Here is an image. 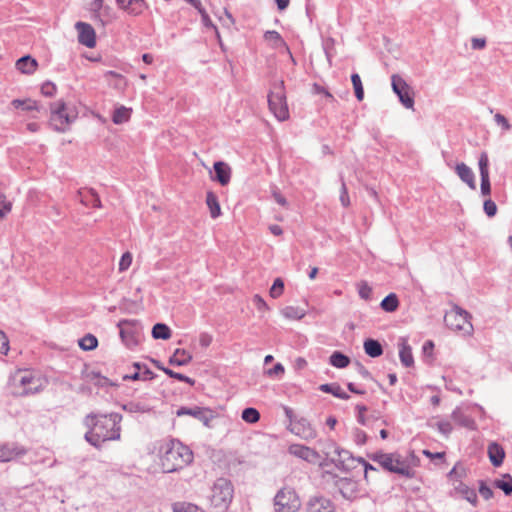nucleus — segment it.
Returning <instances> with one entry per match:
<instances>
[{
	"instance_id": "12",
	"label": "nucleus",
	"mask_w": 512,
	"mask_h": 512,
	"mask_svg": "<svg viewBox=\"0 0 512 512\" xmlns=\"http://www.w3.org/2000/svg\"><path fill=\"white\" fill-rule=\"evenodd\" d=\"M489 157L487 152H481L478 159V167L480 174V192L484 197L491 195V182L489 176Z\"/></svg>"
},
{
	"instance_id": "55",
	"label": "nucleus",
	"mask_w": 512,
	"mask_h": 512,
	"mask_svg": "<svg viewBox=\"0 0 512 512\" xmlns=\"http://www.w3.org/2000/svg\"><path fill=\"white\" fill-rule=\"evenodd\" d=\"M132 263V254L130 252H125L122 254L119 261V271L127 270Z\"/></svg>"
},
{
	"instance_id": "1",
	"label": "nucleus",
	"mask_w": 512,
	"mask_h": 512,
	"mask_svg": "<svg viewBox=\"0 0 512 512\" xmlns=\"http://www.w3.org/2000/svg\"><path fill=\"white\" fill-rule=\"evenodd\" d=\"M122 415L116 412L101 414L91 412L84 418L87 427L84 439L93 447L100 450L102 443L119 440L121 436Z\"/></svg>"
},
{
	"instance_id": "38",
	"label": "nucleus",
	"mask_w": 512,
	"mask_h": 512,
	"mask_svg": "<svg viewBox=\"0 0 512 512\" xmlns=\"http://www.w3.org/2000/svg\"><path fill=\"white\" fill-rule=\"evenodd\" d=\"M281 313L287 319L300 320L305 317L306 310L300 307L286 306Z\"/></svg>"
},
{
	"instance_id": "56",
	"label": "nucleus",
	"mask_w": 512,
	"mask_h": 512,
	"mask_svg": "<svg viewBox=\"0 0 512 512\" xmlns=\"http://www.w3.org/2000/svg\"><path fill=\"white\" fill-rule=\"evenodd\" d=\"M92 375L94 378H98L99 381L96 383L99 387H105V386H118L117 383L111 381L107 377L101 376L99 372H92Z\"/></svg>"
},
{
	"instance_id": "49",
	"label": "nucleus",
	"mask_w": 512,
	"mask_h": 512,
	"mask_svg": "<svg viewBox=\"0 0 512 512\" xmlns=\"http://www.w3.org/2000/svg\"><path fill=\"white\" fill-rule=\"evenodd\" d=\"M57 87L51 81H46L41 86V93L45 97H53L56 94Z\"/></svg>"
},
{
	"instance_id": "3",
	"label": "nucleus",
	"mask_w": 512,
	"mask_h": 512,
	"mask_svg": "<svg viewBox=\"0 0 512 512\" xmlns=\"http://www.w3.org/2000/svg\"><path fill=\"white\" fill-rule=\"evenodd\" d=\"M210 504L215 511L227 512L234 495L232 482L226 478H218L212 487Z\"/></svg>"
},
{
	"instance_id": "33",
	"label": "nucleus",
	"mask_w": 512,
	"mask_h": 512,
	"mask_svg": "<svg viewBox=\"0 0 512 512\" xmlns=\"http://www.w3.org/2000/svg\"><path fill=\"white\" fill-rule=\"evenodd\" d=\"M399 305V298L397 294L393 292L385 296L380 302V308L387 313L395 312L399 308Z\"/></svg>"
},
{
	"instance_id": "20",
	"label": "nucleus",
	"mask_w": 512,
	"mask_h": 512,
	"mask_svg": "<svg viewBox=\"0 0 512 512\" xmlns=\"http://www.w3.org/2000/svg\"><path fill=\"white\" fill-rule=\"evenodd\" d=\"M487 454L492 466L494 467H500L506 456L504 448L498 442H491L488 445Z\"/></svg>"
},
{
	"instance_id": "17",
	"label": "nucleus",
	"mask_w": 512,
	"mask_h": 512,
	"mask_svg": "<svg viewBox=\"0 0 512 512\" xmlns=\"http://www.w3.org/2000/svg\"><path fill=\"white\" fill-rule=\"evenodd\" d=\"M288 453L311 464H316L320 459L316 450L301 444H291L288 447Z\"/></svg>"
},
{
	"instance_id": "48",
	"label": "nucleus",
	"mask_w": 512,
	"mask_h": 512,
	"mask_svg": "<svg viewBox=\"0 0 512 512\" xmlns=\"http://www.w3.org/2000/svg\"><path fill=\"white\" fill-rule=\"evenodd\" d=\"M483 210L488 217H494L497 214V205L492 199H486L483 203Z\"/></svg>"
},
{
	"instance_id": "13",
	"label": "nucleus",
	"mask_w": 512,
	"mask_h": 512,
	"mask_svg": "<svg viewBox=\"0 0 512 512\" xmlns=\"http://www.w3.org/2000/svg\"><path fill=\"white\" fill-rule=\"evenodd\" d=\"M335 509L334 502L321 494L310 496L305 504V512H335Z\"/></svg>"
},
{
	"instance_id": "51",
	"label": "nucleus",
	"mask_w": 512,
	"mask_h": 512,
	"mask_svg": "<svg viewBox=\"0 0 512 512\" xmlns=\"http://www.w3.org/2000/svg\"><path fill=\"white\" fill-rule=\"evenodd\" d=\"M11 208V202L6 200L4 194L0 193V219L4 218L6 214L9 213Z\"/></svg>"
},
{
	"instance_id": "4",
	"label": "nucleus",
	"mask_w": 512,
	"mask_h": 512,
	"mask_svg": "<svg viewBox=\"0 0 512 512\" xmlns=\"http://www.w3.org/2000/svg\"><path fill=\"white\" fill-rule=\"evenodd\" d=\"M268 105L271 112L280 121L289 118L284 81L274 82L268 94Z\"/></svg>"
},
{
	"instance_id": "25",
	"label": "nucleus",
	"mask_w": 512,
	"mask_h": 512,
	"mask_svg": "<svg viewBox=\"0 0 512 512\" xmlns=\"http://www.w3.org/2000/svg\"><path fill=\"white\" fill-rule=\"evenodd\" d=\"M451 418L461 427L467 428L469 430L476 429L475 420L471 416L465 414L464 411L459 407L453 410Z\"/></svg>"
},
{
	"instance_id": "47",
	"label": "nucleus",
	"mask_w": 512,
	"mask_h": 512,
	"mask_svg": "<svg viewBox=\"0 0 512 512\" xmlns=\"http://www.w3.org/2000/svg\"><path fill=\"white\" fill-rule=\"evenodd\" d=\"M318 389L323 393L331 394L334 397H336L337 393L339 392L340 385L336 382L325 383V384H321Z\"/></svg>"
},
{
	"instance_id": "54",
	"label": "nucleus",
	"mask_w": 512,
	"mask_h": 512,
	"mask_svg": "<svg viewBox=\"0 0 512 512\" xmlns=\"http://www.w3.org/2000/svg\"><path fill=\"white\" fill-rule=\"evenodd\" d=\"M357 411V421L361 425H366L367 418L365 416V413L368 411V407L364 404H357L355 407Z\"/></svg>"
},
{
	"instance_id": "7",
	"label": "nucleus",
	"mask_w": 512,
	"mask_h": 512,
	"mask_svg": "<svg viewBox=\"0 0 512 512\" xmlns=\"http://www.w3.org/2000/svg\"><path fill=\"white\" fill-rule=\"evenodd\" d=\"M275 512H297L301 508V500L292 487L281 488L274 497Z\"/></svg>"
},
{
	"instance_id": "26",
	"label": "nucleus",
	"mask_w": 512,
	"mask_h": 512,
	"mask_svg": "<svg viewBox=\"0 0 512 512\" xmlns=\"http://www.w3.org/2000/svg\"><path fill=\"white\" fill-rule=\"evenodd\" d=\"M399 358L404 367H412L414 365L412 349L405 338L399 339Z\"/></svg>"
},
{
	"instance_id": "21",
	"label": "nucleus",
	"mask_w": 512,
	"mask_h": 512,
	"mask_svg": "<svg viewBox=\"0 0 512 512\" xmlns=\"http://www.w3.org/2000/svg\"><path fill=\"white\" fill-rule=\"evenodd\" d=\"M80 202L86 207L100 208L101 200L93 188H84L78 191Z\"/></svg>"
},
{
	"instance_id": "23",
	"label": "nucleus",
	"mask_w": 512,
	"mask_h": 512,
	"mask_svg": "<svg viewBox=\"0 0 512 512\" xmlns=\"http://www.w3.org/2000/svg\"><path fill=\"white\" fill-rule=\"evenodd\" d=\"M455 171L458 177L466 183L470 189H476L475 175L469 166L463 162L458 163L455 167Z\"/></svg>"
},
{
	"instance_id": "41",
	"label": "nucleus",
	"mask_w": 512,
	"mask_h": 512,
	"mask_svg": "<svg viewBox=\"0 0 512 512\" xmlns=\"http://www.w3.org/2000/svg\"><path fill=\"white\" fill-rule=\"evenodd\" d=\"M351 82L354 88L356 99L358 101H362L364 99V88L360 75L358 73H352Z\"/></svg>"
},
{
	"instance_id": "35",
	"label": "nucleus",
	"mask_w": 512,
	"mask_h": 512,
	"mask_svg": "<svg viewBox=\"0 0 512 512\" xmlns=\"http://www.w3.org/2000/svg\"><path fill=\"white\" fill-rule=\"evenodd\" d=\"M132 109L123 105L116 107L112 114V121L116 125L128 122L131 118Z\"/></svg>"
},
{
	"instance_id": "34",
	"label": "nucleus",
	"mask_w": 512,
	"mask_h": 512,
	"mask_svg": "<svg viewBox=\"0 0 512 512\" xmlns=\"http://www.w3.org/2000/svg\"><path fill=\"white\" fill-rule=\"evenodd\" d=\"M351 359L341 351H333L329 357V364L335 368L343 369L349 366Z\"/></svg>"
},
{
	"instance_id": "29",
	"label": "nucleus",
	"mask_w": 512,
	"mask_h": 512,
	"mask_svg": "<svg viewBox=\"0 0 512 512\" xmlns=\"http://www.w3.org/2000/svg\"><path fill=\"white\" fill-rule=\"evenodd\" d=\"M25 453V450L18 449L14 445L2 444L0 445V462H8L14 459L18 455Z\"/></svg>"
},
{
	"instance_id": "8",
	"label": "nucleus",
	"mask_w": 512,
	"mask_h": 512,
	"mask_svg": "<svg viewBox=\"0 0 512 512\" xmlns=\"http://www.w3.org/2000/svg\"><path fill=\"white\" fill-rule=\"evenodd\" d=\"M50 119L49 125L57 132H65L76 116L71 115L67 111L65 101L59 100L57 103L50 104Z\"/></svg>"
},
{
	"instance_id": "22",
	"label": "nucleus",
	"mask_w": 512,
	"mask_h": 512,
	"mask_svg": "<svg viewBox=\"0 0 512 512\" xmlns=\"http://www.w3.org/2000/svg\"><path fill=\"white\" fill-rule=\"evenodd\" d=\"M11 106L15 109H21L26 112L36 111L39 113L40 112L47 113V109H45L43 106L39 105L37 101L32 100L30 98L13 99L11 101Z\"/></svg>"
},
{
	"instance_id": "52",
	"label": "nucleus",
	"mask_w": 512,
	"mask_h": 512,
	"mask_svg": "<svg viewBox=\"0 0 512 512\" xmlns=\"http://www.w3.org/2000/svg\"><path fill=\"white\" fill-rule=\"evenodd\" d=\"M436 427L438 429V431L443 434L445 437H449V435L451 434L452 430H453V427L451 425V423L449 421H438L436 423Z\"/></svg>"
},
{
	"instance_id": "63",
	"label": "nucleus",
	"mask_w": 512,
	"mask_h": 512,
	"mask_svg": "<svg viewBox=\"0 0 512 512\" xmlns=\"http://www.w3.org/2000/svg\"><path fill=\"white\" fill-rule=\"evenodd\" d=\"M471 47L474 50H481L486 47V39L485 38H472Z\"/></svg>"
},
{
	"instance_id": "6",
	"label": "nucleus",
	"mask_w": 512,
	"mask_h": 512,
	"mask_svg": "<svg viewBox=\"0 0 512 512\" xmlns=\"http://www.w3.org/2000/svg\"><path fill=\"white\" fill-rule=\"evenodd\" d=\"M470 319V313L458 305H453L452 310L446 312L444 316L445 325L449 329L463 331L465 334H471L473 331Z\"/></svg>"
},
{
	"instance_id": "42",
	"label": "nucleus",
	"mask_w": 512,
	"mask_h": 512,
	"mask_svg": "<svg viewBox=\"0 0 512 512\" xmlns=\"http://www.w3.org/2000/svg\"><path fill=\"white\" fill-rule=\"evenodd\" d=\"M197 5H191L192 7H194L198 13L200 14L201 16V21H202V24L206 27V28H213V29H216V26L213 24L212 20L210 19L207 11L205 10V8L202 6V3L200 0H197Z\"/></svg>"
},
{
	"instance_id": "62",
	"label": "nucleus",
	"mask_w": 512,
	"mask_h": 512,
	"mask_svg": "<svg viewBox=\"0 0 512 512\" xmlns=\"http://www.w3.org/2000/svg\"><path fill=\"white\" fill-rule=\"evenodd\" d=\"M157 377V374H155L147 365H143V370L141 372V380L148 381L153 380Z\"/></svg>"
},
{
	"instance_id": "16",
	"label": "nucleus",
	"mask_w": 512,
	"mask_h": 512,
	"mask_svg": "<svg viewBox=\"0 0 512 512\" xmlns=\"http://www.w3.org/2000/svg\"><path fill=\"white\" fill-rule=\"evenodd\" d=\"M75 28L78 32V41L80 44L87 48H94L96 46V33L92 25L79 21L75 24Z\"/></svg>"
},
{
	"instance_id": "24",
	"label": "nucleus",
	"mask_w": 512,
	"mask_h": 512,
	"mask_svg": "<svg viewBox=\"0 0 512 512\" xmlns=\"http://www.w3.org/2000/svg\"><path fill=\"white\" fill-rule=\"evenodd\" d=\"M17 70H19L23 74L31 75L33 74L37 67L38 62L31 55L27 54L20 57L15 64Z\"/></svg>"
},
{
	"instance_id": "50",
	"label": "nucleus",
	"mask_w": 512,
	"mask_h": 512,
	"mask_svg": "<svg viewBox=\"0 0 512 512\" xmlns=\"http://www.w3.org/2000/svg\"><path fill=\"white\" fill-rule=\"evenodd\" d=\"M334 49V39L328 38L323 42V50L325 52L326 58L331 65L333 53L332 50Z\"/></svg>"
},
{
	"instance_id": "32",
	"label": "nucleus",
	"mask_w": 512,
	"mask_h": 512,
	"mask_svg": "<svg viewBox=\"0 0 512 512\" xmlns=\"http://www.w3.org/2000/svg\"><path fill=\"white\" fill-rule=\"evenodd\" d=\"M492 484L493 487L502 490L506 496L512 495V476L510 474H502L500 478L494 479Z\"/></svg>"
},
{
	"instance_id": "46",
	"label": "nucleus",
	"mask_w": 512,
	"mask_h": 512,
	"mask_svg": "<svg viewBox=\"0 0 512 512\" xmlns=\"http://www.w3.org/2000/svg\"><path fill=\"white\" fill-rule=\"evenodd\" d=\"M479 493L480 495L485 499V500H489L493 497L494 495V492L492 490V488L486 483L485 480H479Z\"/></svg>"
},
{
	"instance_id": "5",
	"label": "nucleus",
	"mask_w": 512,
	"mask_h": 512,
	"mask_svg": "<svg viewBox=\"0 0 512 512\" xmlns=\"http://www.w3.org/2000/svg\"><path fill=\"white\" fill-rule=\"evenodd\" d=\"M379 465L389 473L398 474L408 479L413 478L416 473L397 452L385 453Z\"/></svg>"
},
{
	"instance_id": "53",
	"label": "nucleus",
	"mask_w": 512,
	"mask_h": 512,
	"mask_svg": "<svg viewBox=\"0 0 512 512\" xmlns=\"http://www.w3.org/2000/svg\"><path fill=\"white\" fill-rule=\"evenodd\" d=\"M367 438L368 436L365 431L359 428L353 429V440L357 445H364L367 441Z\"/></svg>"
},
{
	"instance_id": "9",
	"label": "nucleus",
	"mask_w": 512,
	"mask_h": 512,
	"mask_svg": "<svg viewBox=\"0 0 512 512\" xmlns=\"http://www.w3.org/2000/svg\"><path fill=\"white\" fill-rule=\"evenodd\" d=\"M391 86L393 92L397 95L400 103L406 109L414 107V92L411 86L398 74H393L391 77Z\"/></svg>"
},
{
	"instance_id": "61",
	"label": "nucleus",
	"mask_w": 512,
	"mask_h": 512,
	"mask_svg": "<svg viewBox=\"0 0 512 512\" xmlns=\"http://www.w3.org/2000/svg\"><path fill=\"white\" fill-rule=\"evenodd\" d=\"M494 119L495 122L503 128V130L508 131L511 129L508 119L501 113H496Z\"/></svg>"
},
{
	"instance_id": "60",
	"label": "nucleus",
	"mask_w": 512,
	"mask_h": 512,
	"mask_svg": "<svg viewBox=\"0 0 512 512\" xmlns=\"http://www.w3.org/2000/svg\"><path fill=\"white\" fill-rule=\"evenodd\" d=\"M354 366L356 371L364 378L369 380H374L372 374L363 366V364L359 361L354 362Z\"/></svg>"
},
{
	"instance_id": "40",
	"label": "nucleus",
	"mask_w": 512,
	"mask_h": 512,
	"mask_svg": "<svg viewBox=\"0 0 512 512\" xmlns=\"http://www.w3.org/2000/svg\"><path fill=\"white\" fill-rule=\"evenodd\" d=\"M243 421L249 424H255L260 420V412L254 407H246L241 412Z\"/></svg>"
},
{
	"instance_id": "14",
	"label": "nucleus",
	"mask_w": 512,
	"mask_h": 512,
	"mask_svg": "<svg viewBox=\"0 0 512 512\" xmlns=\"http://www.w3.org/2000/svg\"><path fill=\"white\" fill-rule=\"evenodd\" d=\"M135 323V320L122 319L117 324L120 329V337L129 348L138 345L137 329L134 327Z\"/></svg>"
},
{
	"instance_id": "45",
	"label": "nucleus",
	"mask_w": 512,
	"mask_h": 512,
	"mask_svg": "<svg viewBox=\"0 0 512 512\" xmlns=\"http://www.w3.org/2000/svg\"><path fill=\"white\" fill-rule=\"evenodd\" d=\"M358 294L361 299H364L366 301L371 300L372 288L369 286V284L366 281H361V283L359 284Z\"/></svg>"
},
{
	"instance_id": "39",
	"label": "nucleus",
	"mask_w": 512,
	"mask_h": 512,
	"mask_svg": "<svg viewBox=\"0 0 512 512\" xmlns=\"http://www.w3.org/2000/svg\"><path fill=\"white\" fill-rule=\"evenodd\" d=\"M338 456H339V460H338V464H336L337 468L345 471V472H348L352 467L350 465H348L346 462L348 460H352L354 461V456L352 455V453L348 450H336Z\"/></svg>"
},
{
	"instance_id": "44",
	"label": "nucleus",
	"mask_w": 512,
	"mask_h": 512,
	"mask_svg": "<svg viewBox=\"0 0 512 512\" xmlns=\"http://www.w3.org/2000/svg\"><path fill=\"white\" fill-rule=\"evenodd\" d=\"M165 374L170 377V378H173V379H176L178 381H181V382H184V383H187L188 385L190 386H193L195 384V380L182 374V373H179V372H175L174 370L172 369H168V370H165Z\"/></svg>"
},
{
	"instance_id": "15",
	"label": "nucleus",
	"mask_w": 512,
	"mask_h": 512,
	"mask_svg": "<svg viewBox=\"0 0 512 512\" xmlns=\"http://www.w3.org/2000/svg\"><path fill=\"white\" fill-rule=\"evenodd\" d=\"M210 179L219 183L221 186H227L230 183L232 170L228 163L219 160L213 164V170L209 171Z\"/></svg>"
},
{
	"instance_id": "11",
	"label": "nucleus",
	"mask_w": 512,
	"mask_h": 512,
	"mask_svg": "<svg viewBox=\"0 0 512 512\" xmlns=\"http://www.w3.org/2000/svg\"><path fill=\"white\" fill-rule=\"evenodd\" d=\"M334 479V485L346 500L352 501L357 498L359 493L358 482L352 478L339 477L336 474L326 472Z\"/></svg>"
},
{
	"instance_id": "30",
	"label": "nucleus",
	"mask_w": 512,
	"mask_h": 512,
	"mask_svg": "<svg viewBox=\"0 0 512 512\" xmlns=\"http://www.w3.org/2000/svg\"><path fill=\"white\" fill-rule=\"evenodd\" d=\"M455 491L459 493L464 499H466L473 506L477 505L478 498L475 489L470 488L462 481H459L458 485L455 486Z\"/></svg>"
},
{
	"instance_id": "31",
	"label": "nucleus",
	"mask_w": 512,
	"mask_h": 512,
	"mask_svg": "<svg viewBox=\"0 0 512 512\" xmlns=\"http://www.w3.org/2000/svg\"><path fill=\"white\" fill-rule=\"evenodd\" d=\"M206 204L209 208L211 218L216 219L222 214L218 196L213 191L206 193Z\"/></svg>"
},
{
	"instance_id": "2",
	"label": "nucleus",
	"mask_w": 512,
	"mask_h": 512,
	"mask_svg": "<svg viewBox=\"0 0 512 512\" xmlns=\"http://www.w3.org/2000/svg\"><path fill=\"white\" fill-rule=\"evenodd\" d=\"M193 461V452L179 441L171 440L161 456L164 472L172 473L182 469Z\"/></svg>"
},
{
	"instance_id": "10",
	"label": "nucleus",
	"mask_w": 512,
	"mask_h": 512,
	"mask_svg": "<svg viewBox=\"0 0 512 512\" xmlns=\"http://www.w3.org/2000/svg\"><path fill=\"white\" fill-rule=\"evenodd\" d=\"M176 415L178 417H181V416H191L197 420H199L200 422L203 423L204 426L206 427H211L210 425V422L211 420H213L216 415H215V412L208 408V407H200V406H192V407H187V406H181L177 411H176Z\"/></svg>"
},
{
	"instance_id": "64",
	"label": "nucleus",
	"mask_w": 512,
	"mask_h": 512,
	"mask_svg": "<svg viewBox=\"0 0 512 512\" xmlns=\"http://www.w3.org/2000/svg\"><path fill=\"white\" fill-rule=\"evenodd\" d=\"M435 345L432 340H426L422 346V352L425 356H431L433 354Z\"/></svg>"
},
{
	"instance_id": "58",
	"label": "nucleus",
	"mask_w": 512,
	"mask_h": 512,
	"mask_svg": "<svg viewBox=\"0 0 512 512\" xmlns=\"http://www.w3.org/2000/svg\"><path fill=\"white\" fill-rule=\"evenodd\" d=\"M254 305L256 306V308L259 310V311H268L269 310V306L268 304L266 303V301L259 295V294H255L253 296V299H252Z\"/></svg>"
},
{
	"instance_id": "36",
	"label": "nucleus",
	"mask_w": 512,
	"mask_h": 512,
	"mask_svg": "<svg viewBox=\"0 0 512 512\" xmlns=\"http://www.w3.org/2000/svg\"><path fill=\"white\" fill-rule=\"evenodd\" d=\"M151 334L154 339L168 340L172 335V330L167 324L159 322L154 324Z\"/></svg>"
},
{
	"instance_id": "57",
	"label": "nucleus",
	"mask_w": 512,
	"mask_h": 512,
	"mask_svg": "<svg viewBox=\"0 0 512 512\" xmlns=\"http://www.w3.org/2000/svg\"><path fill=\"white\" fill-rule=\"evenodd\" d=\"M122 408L125 411L130 412V413L144 412L145 411L144 406L142 404L136 403V402L126 403V404L122 405Z\"/></svg>"
},
{
	"instance_id": "28",
	"label": "nucleus",
	"mask_w": 512,
	"mask_h": 512,
	"mask_svg": "<svg viewBox=\"0 0 512 512\" xmlns=\"http://www.w3.org/2000/svg\"><path fill=\"white\" fill-rule=\"evenodd\" d=\"M363 348L366 355L371 358H377L383 354L382 344L379 342V340L373 338H366L363 342Z\"/></svg>"
},
{
	"instance_id": "59",
	"label": "nucleus",
	"mask_w": 512,
	"mask_h": 512,
	"mask_svg": "<svg viewBox=\"0 0 512 512\" xmlns=\"http://www.w3.org/2000/svg\"><path fill=\"white\" fill-rule=\"evenodd\" d=\"M32 380H33V378L31 376H27V375L22 376L21 379H20V384L24 387L23 393L26 394V395L27 394H33V393L38 391L37 388H35V389H32L31 387L26 388V386L28 384H30L32 382Z\"/></svg>"
},
{
	"instance_id": "27",
	"label": "nucleus",
	"mask_w": 512,
	"mask_h": 512,
	"mask_svg": "<svg viewBox=\"0 0 512 512\" xmlns=\"http://www.w3.org/2000/svg\"><path fill=\"white\" fill-rule=\"evenodd\" d=\"M193 359L191 353L185 349L177 348L174 353L169 357L168 364L171 366H186Z\"/></svg>"
},
{
	"instance_id": "37",
	"label": "nucleus",
	"mask_w": 512,
	"mask_h": 512,
	"mask_svg": "<svg viewBox=\"0 0 512 512\" xmlns=\"http://www.w3.org/2000/svg\"><path fill=\"white\" fill-rule=\"evenodd\" d=\"M78 345L84 351H92L97 348L98 339L95 335L87 333L78 340Z\"/></svg>"
},
{
	"instance_id": "43",
	"label": "nucleus",
	"mask_w": 512,
	"mask_h": 512,
	"mask_svg": "<svg viewBox=\"0 0 512 512\" xmlns=\"http://www.w3.org/2000/svg\"><path fill=\"white\" fill-rule=\"evenodd\" d=\"M285 284L281 277H277L274 279L272 286L269 289V295L270 297L277 299L279 298L283 292H284Z\"/></svg>"
},
{
	"instance_id": "19",
	"label": "nucleus",
	"mask_w": 512,
	"mask_h": 512,
	"mask_svg": "<svg viewBox=\"0 0 512 512\" xmlns=\"http://www.w3.org/2000/svg\"><path fill=\"white\" fill-rule=\"evenodd\" d=\"M116 3L120 9L133 16L142 14L148 8L145 0H116Z\"/></svg>"
},
{
	"instance_id": "18",
	"label": "nucleus",
	"mask_w": 512,
	"mask_h": 512,
	"mask_svg": "<svg viewBox=\"0 0 512 512\" xmlns=\"http://www.w3.org/2000/svg\"><path fill=\"white\" fill-rule=\"evenodd\" d=\"M289 430L304 440H311L316 437V431L311 423L304 417L297 419Z\"/></svg>"
}]
</instances>
